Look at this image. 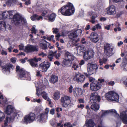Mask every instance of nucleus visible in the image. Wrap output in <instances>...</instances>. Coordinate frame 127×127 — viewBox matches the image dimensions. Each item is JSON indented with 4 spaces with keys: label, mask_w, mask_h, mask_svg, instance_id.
Masks as SVG:
<instances>
[{
    "label": "nucleus",
    "mask_w": 127,
    "mask_h": 127,
    "mask_svg": "<svg viewBox=\"0 0 127 127\" xmlns=\"http://www.w3.org/2000/svg\"><path fill=\"white\" fill-rule=\"evenodd\" d=\"M3 19H12L11 22L16 26L27 24V21L20 14L14 10L5 11L2 12Z\"/></svg>",
    "instance_id": "f257e3e1"
},
{
    "label": "nucleus",
    "mask_w": 127,
    "mask_h": 127,
    "mask_svg": "<svg viewBox=\"0 0 127 127\" xmlns=\"http://www.w3.org/2000/svg\"><path fill=\"white\" fill-rule=\"evenodd\" d=\"M101 111L102 114L101 115V117H99L98 119L99 118H101L102 120V117L106 116L109 113H112L113 114L115 117L117 118V119L120 118L124 124H127V109L122 112H121L120 116L117 113L116 111L114 109L106 111L101 110Z\"/></svg>",
    "instance_id": "f03ea898"
},
{
    "label": "nucleus",
    "mask_w": 127,
    "mask_h": 127,
    "mask_svg": "<svg viewBox=\"0 0 127 127\" xmlns=\"http://www.w3.org/2000/svg\"><path fill=\"white\" fill-rule=\"evenodd\" d=\"M58 12L61 13L64 15L70 16L74 13L75 9L73 4L68 3L66 5L62 7L61 9L59 10Z\"/></svg>",
    "instance_id": "7ed1b4c3"
},
{
    "label": "nucleus",
    "mask_w": 127,
    "mask_h": 127,
    "mask_svg": "<svg viewBox=\"0 0 127 127\" xmlns=\"http://www.w3.org/2000/svg\"><path fill=\"white\" fill-rule=\"evenodd\" d=\"M16 69L18 74L19 79L31 80L30 74L29 73L27 72L23 68H20V67L18 65L16 66Z\"/></svg>",
    "instance_id": "20e7f679"
},
{
    "label": "nucleus",
    "mask_w": 127,
    "mask_h": 127,
    "mask_svg": "<svg viewBox=\"0 0 127 127\" xmlns=\"http://www.w3.org/2000/svg\"><path fill=\"white\" fill-rule=\"evenodd\" d=\"M36 87V94L38 96L41 95L43 99L48 101L49 102V104H51V100L50 99L49 97L48 96V93L45 91H43L40 94V91H42L45 88V87L44 86L43 87L40 88V86L39 87Z\"/></svg>",
    "instance_id": "39448f33"
},
{
    "label": "nucleus",
    "mask_w": 127,
    "mask_h": 127,
    "mask_svg": "<svg viewBox=\"0 0 127 127\" xmlns=\"http://www.w3.org/2000/svg\"><path fill=\"white\" fill-rule=\"evenodd\" d=\"M98 66L96 64H92L89 63L87 65V71L88 73H84L87 77H89L90 75L93 74L97 69Z\"/></svg>",
    "instance_id": "423d86ee"
},
{
    "label": "nucleus",
    "mask_w": 127,
    "mask_h": 127,
    "mask_svg": "<svg viewBox=\"0 0 127 127\" xmlns=\"http://www.w3.org/2000/svg\"><path fill=\"white\" fill-rule=\"evenodd\" d=\"M82 31L81 29H78L77 30H74L69 35V38L76 42H77L79 40L78 38H76L78 36L81 35L82 33Z\"/></svg>",
    "instance_id": "0eeeda50"
},
{
    "label": "nucleus",
    "mask_w": 127,
    "mask_h": 127,
    "mask_svg": "<svg viewBox=\"0 0 127 127\" xmlns=\"http://www.w3.org/2000/svg\"><path fill=\"white\" fill-rule=\"evenodd\" d=\"M97 123L98 125L97 127H103L102 122L101 118L98 119ZM84 126V127H97L95 125L94 122L92 119L89 120L87 122Z\"/></svg>",
    "instance_id": "6e6552de"
},
{
    "label": "nucleus",
    "mask_w": 127,
    "mask_h": 127,
    "mask_svg": "<svg viewBox=\"0 0 127 127\" xmlns=\"http://www.w3.org/2000/svg\"><path fill=\"white\" fill-rule=\"evenodd\" d=\"M35 118V114L31 112L25 116L23 119V121L25 123L27 124L34 121Z\"/></svg>",
    "instance_id": "1a4fd4ad"
},
{
    "label": "nucleus",
    "mask_w": 127,
    "mask_h": 127,
    "mask_svg": "<svg viewBox=\"0 0 127 127\" xmlns=\"http://www.w3.org/2000/svg\"><path fill=\"white\" fill-rule=\"evenodd\" d=\"M94 52L93 50L89 49L85 51L83 54V58L85 60H88L93 58Z\"/></svg>",
    "instance_id": "9d476101"
},
{
    "label": "nucleus",
    "mask_w": 127,
    "mask_h": 127,
    "mask_svg": "<svg viewBox=\"0 0 127 127\" xmlns=\"http://www.w3.org/2000/svg\"><path fill=\"white\" fill-rule=\"evenodd\" d=\"M114 47L112 46L110 44L106 43L104 46V53L107 56H110L112 55V52Z\"/></svg>",
    "instance_id": "9b49d317"
},
{
    "label": "nucleus",
    "mask_w": 127,
    "mask_h": 127,
    "mask_svg": "<svg viewBox=\"0 0 127 127\" xmlns=\"http://www.w3.org/2000/svg\"><path fill=\"white\" fill-rule=\"evenodd\" d=\"M24 50L25 52L28 53L37 52L38 50V47L37 45L28 44L25 47Z\"/></svg>",
    "instance_id": "f8f14e48"
},
{
    "label": "nucleus",
    "mask_w": 127,
    "mask_h": 127,
    "mask_svg": "<svg viewBox=\"0 0 127 127\" xmlns=\"http://www.w3.org/2000/svg\"><path fill=\"white\" fill-rule=\"evenodd\" d=\"M70 102V97L67 96H64L61 98V102L63 107H67Z\"/></svg>",
    "instance_id": "ddd939ff"
},
{
    "label": "nucleus",
    "mask_w": 127,
    "mask_h": 127,
    "mask_svg": "<svg viewBox=\"0 0 127 127\" xmlns=\"http://www.w3.org/2000/svg\"><path fill=\"white\" fill-rule=\"evenodd\" d=\"M85 77L81 73L78 72L76 73L73 76V79L74 81L78 82H82L84 81L85 79Z\"/></svg>",
    "instance_id": "4468645a"
},
{
    "label": "nucleus",
    "mask_w": 127,
    "mask_h": 127,
    "mask_svg": "<svg viewBox=\"0 0 127 127\" xmlns=\"http://www.w3.org/2000/svg\"><path fill=\"white\" fill-rule=\"evenodd\" d=\"M106 12L107 14L113 15L116 13V8L114 5H109L106 8Z\"/></svg>",
    "instance_id": "2eb2a0df"
},
{
    "label": "nucleus",
    "mask_w": 127,
    "mask_h": 127,
    "mask_svg": "<svg viewBox=\"0 0 127 127\" xmlns=\"http://www.w3.org/2000/svg\"><path fill=\"white\" fill-rule=\"evenodd\" d=\"M14 68V67L12 65L10 64H8L3 67L2 71L4 74L8 75L10 73V69L11 68L13 69Z\"/></svg>",
    "instance_id": "dca6fc26"
},
{
    "label": "nucleus",
    "mask_w": 127,
    "mask_h": 127,
    "mask_svg": "<svg viewBox=\"0 0 127 127\" xmlns=\"http://www.w3.org/2000/svg\"><path fill=\"white\" fill-rule=\"evenodd\" d=\"M48 116L44 114L41 113L38 115L37 118L38 121L41 123H43L47 122Z\"/></svg>",
    "instance_id": "f3484780"
},
{
    "label": "nucleus",
    "mask_w": 127,
    "mask_h": 127,
    "mask_svg": "<svg viewBox=\"0 0 127 127\" xmlns=\"http://www.w3.org/2000/svg\"><path fill=\"white\" fill-rule=\"evenodd\" d=\"M15 115L14 114V116L12 115L10 117H7L4 120V125H2L1 127H7L8 124L13 122L14 121L15 118ZM9 127H11L10 126Z\"/></svg>",
    "instance_id": "a211bd4d"
},
{
    "label": "nucleus",
    "mask_w": 127,
    "mask_h": 127,
    "mask_svg": "<svg viewBox=\"0 0 127 127\" xmlns=\"http://www.w3.org/2000/svg\"><path fill=\"white\" fill-rule=\"evenodd\" d=\"M77 51L76 55L78 56H82L86 51L85 48L83 45L78 46L76 48Z\"/></svg>",
    "instance_id": "6ab92c4d"
},
{
    "label": "nucleus",
    "mask_w": 127,
    "mask_h": 127,
    "mask_svg": "<svg viewBox=\"0 0 127 127\" xmlns=\"http://www.w3.org/2000/svg\"><path fill=\"white\" fill-rule=\"evenodd\" d=\"M4 113L7 115H10L11 113L13 114V113L15 111V110L14 107L11 105H9L4 109Z\"/></svg>",
    "instance_id": "aec40b11"
},
{
    "label": "nucleus",
    "mask_w": 127,
    "mask_h": 127,
    "mask_svg": "<svg viewBox=\"0 0 127 127\" xmlns=\"http://www.w3.org/2000/svg\"><path fill=\"white\" fill-rule=\"evenodd\" d=\"M90 101L91 103L95 102L97 101L99 102L100 97L96 93H93L91 94L90 97Z\"/></svg>",
    "instance_id": "412c9836"
},
{
    "label": "nucleus",
    "mask_w": 127,
    "mask_h": 127,
    "mask_svg": "<svg viewBox=\"0 0 127 127\" xmlns=\"http://www.w3.org/2000/svg\"><path fill=\"white\" fill-rule=\"evenodd\" d=\"M50 65L51 64L49 63L46 62L40 64L39 68L42 69V72H45L47 71Z\"/></svg>",
    "instance_id": "4be33fe9"
},
{
    "label": "nucleus",
    "mask_w": 127,
    "mask_h": 127,
    "mask_svg": "<svg viewBox=\"0 0 127 127\" xmlns=\"http://www.w3.org/2000/svg\"><path fill=\"white\" fill-rule=\"evenodd\" d=\"M89 38L91 41L93 42L96 43L99 40L98 35L94 32L91 33Z\"/></svg>",
    "instance_id": "5701e85b"
},
{
    "label": "nucleus",
    "mask_w": 127,
    "mask_h": 127,
    "mask_svg": "<svg viewBox=\"0 0 127 127\" xmlns=\"http://www.w3.org/2000/svg\"><path fill=\"white\" fill-rule=\"evenodd\" d=\"M91 7L95 11L99 12V11L102 7V3L100 2H98L95 4H92L91 5Z\"/></svg>",
    "instance_id": "b1692460"
},
{
    "label": "nucleus",
    "mask_w": 127,
    "mask_h": 127,
    "mask_svg": "<svg viewBox=\"0 0 127 127\" xmlns=\"http://www.w3.org/2000/svg\"><path fill=\"white\" fill-rule=\"evenodd\" d=\"M90 89L92 91H97L100 88V85L97 82L92 83L90 84Z\"/></svg>",
    "instance_id": "393cba45"
},
{
    "label": "nucleus",
    "mask_w": 127,
    "mask_h": 127,
    "mask_svg": "<svg viewBox=\"0 0 127 127\" xmlns=\"http://www.w3.org/2000/svg\"><path fill=\"white\" fill-rule=\"evenodd\" d=\"M41 60V58H37L36 57H35L33 59L30 60L29 61L31 66L33 67H37L38 65L37 64L35 63L34 62V61L35 62H37L38 61Z\"/></svg>",
    "instance_id": "a878e982"
},
{
    "label": "nucleus",
    "mask_w": 127,
    "mask_h": 127,
    "mask_svg": "<svg viewBox=\"0 0 127 127\" xmlns=\"http://www.w3.org/2000/svg\"><path fill=\"white\" fill-rule=\"evenodd\" d=\"M73 94L75 96H80L83 94L82 91L80 88H73Z\"/></svg>",
    "instance_id": "bb28decb"
},
{
    "label": "nucleus",
    "mask_w": 127,
    "mask_h": 127,
    "mask_svg": "<svg viewBox=\"0 0 127 127\" xmlns=\"http://www.w3.org/2000/svg\"><path fill=\"white\" fill-rule=\"evenodd\" d=\"M114 93L113 91L108 92L105 94V97L108 100L112 101Z\"/></svg>",
    "instance_id": "cd10ccee"
},
{
    "label": "nucleus",
    "mask_w": 127,
    "mask_h": 127,
    "mask_svg": "<svg viewBox=\"0 0 127 127\" xmlns=\"http://www.w3.org/2000/svg\"><path fill=\"white\" fill-rule=\"evenodd\" d=\"M6 30V23L4 21H0V31L3 32Z\"/></svg>",
    "instance_id": "c85d7f7f"
},
{
    "label": "nucleus",
    "mask_w": 127,
    "mask_h": 127,
    "mask_svg": "<svg viewBox=\"0 0 127 127\" xmlns=\"http://www.w3.org/2000/svg\"><path fill=\"white\" fill-rule=\"evenodd\" d=\"M58 78L57 76L53 74L51 76L50 81L51 83H55L58 82Z\"/></svg>",
    "instance_id": "c756f323"
},
{
    "label": "nucleus",
    "mask_w": 127,
    "mask_h": 127,
    "mask_svg": "<svg viewBox=\"0 0 127 127\" xmlns=\"http://www.w3.org/2000/svg\"><path fill=\"white\" fill-rule=\"evenodd\" d=\"M18 1L17 0H7L6 2V4L7 5L11 6L14 3L15 4H17Z\"/></svg>",
    "instance_id": "7c9ffc66"
},
{
    "label": "nucleus",
    "mask_w": 127,
    "mask_h": 127,
    "mask_svg": "<svg viewBox=\"0 0 127 127\" xmlns=\"http://www.w3.org/2000/svg\"><path fill=\"white\" fill-rule=\"evenodd\" d=\"M54 53L52 51H50L47 55V58L50 61H52L54 59Z\"/></svg>",
    "instance_id": "2f4dec72"
},
{
    "label": "nucleus",
    "mask_w": 127,
    "mask_h": 127,
    "mask_svg": "<svg viewBox=\"0 0 127 127\" xmlns=\"http://www.w3.org/2000/svg\"><path fill=\"white\" fill-rule=\"evenodd\" d=\"M56 16L55 14L52 13L48 15L47 19H48L50 21L52 22H53L54 21Z\"/></svg>",
    "instance_id": "473e14b6"
},
{
    "label": "nucleus",
    "mask_w": 127,
    "mask_h": 127,
    "mask_svg": "<svg viewBox=\"0 0 127 127\" xmlns=\"http://www.w3.org/2000/svg\"><path fill=\"white\" fill-rule=\"evenodd\" d=\"M91 108L95 111L98 110L99 108V105L97 103H95L92 104L91 107Z\"/></svg>",
    "instance_id": "72a5a7b5"
},
{
    "label": "nucleus",
    "mask_w": 127,
    "mask_h": 127,
    "mask_svg": "<svg viewBox=\"0 0 127 127\" xmlns=\"http://www.w3.org/2000/svg\"><path fill=\"white\" fill-rule=\"evenodd\" d=\"M119 96L118 94L114 92L112 101H115L117 102H118L119 99Z\"/></svg>",
    "instance_id": "f704fd0d"
},
{
    "label": "nucleus",
    "mask_w": 127,
    "mask_h": 127,
    "mask_svg": "<svg viewBox=\"0 0 127 127\" xmlns=\"http://www.w3.org/2000/svg\"><path fill=\"white\" fill-rule=\"evenodd\" d=\"M14 114L15 115V118L16 116L17 118L18 119L20 117H22L23 116L22 112L20 111H19L16 113H15V111L13 113L12 115L14 116Z\"/></svg>",
    "instance_id": "c9c22d12"
},
{
    "label": "nucleus",
    "mask_w": 127,
    "mask_h": 127,
    "mask_svg": "<svg viewBox=\"0 0 127 127\" xmlns=\"http://www.w3.org/2000/svg\"><path fill=\"white\" fill-rule=\"evenodd\" d=\"M44 41L46 42V40L44 39L42 40V42L40 43L39 46L42 49L45 50L47 48V45L46 44L43 43Z\"/></svg>",
    "instance_id": "e433bc0d"
},
{
    "label": "nucleus",
    "mask_w": 127,
    "mask_h": 127,
    "mask_svg": "<svg viewBox=\"0 0 127 127\" xmlns=\"http://www.w3.org/2000/svg\"><path fill=\"white\" fill-rule=\"evenodd\" d=\"M69 62L68 60V59L67 60L66 59H64L62 63V66L63 67H67L69 65Z\"/></svg>",
    "instance_id": "4c0bfd02"
},
{
    "label": "nucleus",
    "mask_w": 127,
    "mask_h": 127,
    "mask_svg": "<svg viewBox=\"0 0 127 127\" xmlns=\"http://www.w3.org/2000/svg\"><path fill=\"white\" fill-rule=\"evenodd\" d=\"M60 94L59 92H55L53 95V98L55 100H58L60 98Z\"/></svg>",
    "instance_id": "58836bf2"
},
{
    "label": "nucleus",
    "mask_w": 127,
    "mask_h": 127,
    "mask_svg": "<svg viewBox=\"0 0 127 127\" xmlns=\"http://www.w3.org/2000/svg\"><path fill=\"white\" fill-rule=\"evenodd\" d=\"M79 64L77 63H73L72 66V69L75 70H78L79 68Z\"/></svg>",
    "instance_id": "ea45409f"
},
{
    "label": "nucleus",
    "mask_w": 127,
    "mask_h": 127,
    "mask_svg": "<svg viewBox=\"0 0 127 127\" xmlns=\"http://www.w3.org/2000/svg\"><path fill=\"white\" fill-rule=\"evenodd\" d=\"M54 56L55 57V58L57 59H59L60 58L61 56V54L59 52L57 53V51H56L54 52Z\"/></svg>",
    "instance_id": "a19ab883"
},
{
    "label": "nucleus",
    "mask_w": 127,
    "mask_h": 127,
    "mask_svg": "<svg viewBox=\"0 0 127 127\" xmlns=\"http://www.w3.org/2000/svg\"><path fill=\"white\" fill-rule=\"evenodd\" d=\"M107 60L106 58H103L102 60L101 59H99L100 64L102 65L103 63H105L107 61Z\"/></svg>",
    "instance_id": "79ce46f5"
},
{
    "label": "nucleus",
    "mask_w": 127,
    "mask_h": 127,
    "mask_svg": "<svg viewBox=\"0 0 127 127\" xmlns=\"http://www.w3.org/2000/svg\"><path fill=\"white\" fill-rule=\"evenodd\" d=\"M5 116L4 113L0 111V122L2 121L5 118Z\"/></svg>",
    "instance_id": "37998d69"
},
{
    "label": "nucleus",
    "mask_w": 127,
    "mask_h": 127,
    "mask_svg": "<svg viewBox=\"0 0 127 127\" xmlns=\"http://www.w3.org/2000/svg\"><path fill=\"white\" fill-rule=\"evenodd\" d=\"M36 26L35 25L32 26V28L31 30L32 32V34H35L36 32L37 31V30L35 29Z\"/></svg>",
    "instance_id": "c03bdc74"
},
{
    "label": "nucleus",
    "mask_w": 127,
    "mask_h": 127,
    "mask_svg": "<svg viewBox=\"0 0 127 127\" xmlns=\"http://www.w3.org/2000/svg\"><path fill=\"white\" fill-rule=\"evenodd\" d=\"M127 64H122V69L125 71H127Z\"/></svg>",
    "instance_id": "a18cd8bd"
},
{
    "label": "nucleus",
    "mask_w": 127,
    "mask_h": 127,
    "mask_svg": "<svg viewBox=\"0 0 127 127\" xmlns=\"http://www.w3.org/2000/svg\"><path fill=\"white\" fill-rule=\"evenodd\" d=\"M104 80L103 79H98V82H97V83L100 85V87L101 88L102 85L104 83Z\"/></svg>",
    "instance_id": "49530a36"
},
{
    "label": "nucleus",
    "mask_w": 127,
    "mask_h": 127,
    "mask_svg": "<svg viewBox=\"0 0 127 127\" xmlns=\"http://www.w3.org/2000/svg\"><path fill=\"white\" fill-rule=\"evenodd\" d=\"M65 52V57H66L67 58H69V56H70L71 55V54L70 53L68 52L65 51H64Z\"/></svg>",
    "instance_id": "de8ad7c7"
},
{
    "label": "nucleus",
    "mask_w": 127,
    "mask_h": 127,
    "mask_svg": "<svg viewBox=\"0 0 127 127\" xmlns=\"http://www.w3.org/2000/svg\"><path fill=\"white\" fill-rule=\"evenodd\" d=\"M114 25L115 27H117V26L118 27V30L120 31L121 30V29L120 27V24L118 22H115L114 24Z\"/></svg>",
    "instance_id": "09e8293b"
},
{
    "label": "nucleus",
    "mask_w": 127,
    "mask_h": 127,
    "mask_svg": "<svg viewBox=\"0 0 127 127\" xmlns=\"http://www.w3.org/2000/svg\"><path fill=\"white\" fill-rule=\"evenodd\" d=\"M37 15L35 14L31 16V20L33 21H36L37 20Z\"/></svg>",
    "instance_id": "8fccbe9b"
},
{
    "label": "nucleus",
    "mask_w": 127,
    "mask_h": 127,
    "mask_svg": "<svg viewBox=\"0 0 127 127\" xmlns=\"http://www.w3.org/2000/svg\"><path fill=\"white\" fill-rule=\"evenodd\" d=\"M32 101L33 102H37L38 103H40L42 102V100L40 98L38 99H36L34 98L32 100Z\"/></svg>",
    "instance_id": "3c124183"
},
{
    "label": "nucleus",
    "mask_w": 127,
    "mask_h": 127,
    "mask_svg": "<svg viewBox=\"0 0 127 127\" xmlns=\"http://www.w3.org/2000/svg\"><path fill=\"white\" fill-rule=\"evenodd\" d=\"M73 87L71 85L68 88V91L70 93H71L73 92Z\"/></svg>",
    "instance_id": "603ef678"
},
{
    "label": "nucleus",
    "mask_w": 127,
    "mask_h": 127,
    "mask_svg": "<svg viewBox=\"0 0 127 127\" xmlns=\"http://www.w3.org/2000/svg\"><path fill=\"white\" fill-rule=\"evenodd\" d=\"M124 64H127V55H126L122 61V63Z\"/></svg>",
    "instance_id": "864d4df0"
},
{
    "label": "nucleus",
    "mask_w": 127,
    "mask_h": 127,
    "mask_svg": "<svg viewBox=\"0 0 127 127\" xmlns=\"http://www.w3.org/2000/svg\"><path fill=\"white\" fill-rule=\"evenodd\" d=\"M70 56L69 57V58L68 59L69 61H72L74 60V57L72 54H71Z\"/></svg>",
    "instance_id": "5fc2aeb1"
},
{
    "label": "nucleus",
    "mask_w": 127,
    "mask_h": 127,
    "mask_svg": "<svg viewBox=\"0 0 127 127\" xmlns=\"http://www.w3.org/2000/svg\"><path fill=\"white\" fill-rule=\"evenodd\" d=\"M88 15L92 16V17L93 16H96L95 14V13L92 11H90L89 12H88Z\"/></svg>",
    "instance_id": "6e6d98bb"
},
{
    "label": "nucleus",
    "mask_w": 127,
    "mask_h": 127,
    "mask_svg": "<svg viewBox=\"0 0 127 127\" xmlns=\"http://www.w3.org/2000/svg\"><path fill=\"white\" fill-rule=\"evenodd\" d=\"M96 16H92V19L91 20L90 22L92 24H94L95 23V18Z\"/></svg>",
    "instance_id": "4d7b16f0"
},
{
    "label": "nucleus",
    "mask_w": 127,
    "mask_h": 127,
    "mask_svg": "<svg viewBox=\"0 0 127 127\" xmlns=\"http://www.w3.org/2000/svg\"><path fill=\"white\" fill-rule=\"evenodd\" d=\"M53 32L54 33L57 34L59 32V30L57 28H53Z\"/></svg>",
    "instance_id": "13d9d810"
},
{
    "label": "nucleus",
    "mask_w": 127,
    "mask_h": 127,
    "mask_svg": "<svg viewBox=\"0 0 127 127\" xmlns=\"http://www.w3.org/2000/svg\"><path fill=\"white\" fill-rule=\"evenodd\" d=\"M24 46V45L23 44H21L19 46V50H23Z\"/></svg>",
    "instance_id": "bf43d9fd"
},
{
    "label": "nucleus",
    "mask_w": 127,
    "mask_h": 127,
    "mask_svg": "<svg viewBox=\"0 0 127 127\" xmlns=\"http://www.w3.org/2000/svg\"><path fill=\"white\" fill-rule=\"evenodd\" d=\"M96 29L97 30L100 29H101V25L100 24H98L96 25L95 26Z\"/></svg>",
    "instance_id": "052dcab7"
},
{
    "label": "nucleus",
    "mask_w": 127,
    "mask_h": 127,
    "mask_svg": "<svg viewBox=\"0 0 127 127\" xmlns=\"http://www.w3.org/2000/svg\"><path fill=\"white\" fill-rule=\"evenodd\" d=\"M38 55L40 56H41L42 57H44L45 56L47 55V54L44 53L43 52H41L38 54Z\"/></svg>",
    "instance_id": "680f3d73"
},
{
    "label": "nucleus",
    "mask_w": 127,
    "mask_h": 127,
    "mask_svg": "<svg viewBox=\"0 0 127 127\" xmlns=\"http://www.w3.org/2000/svg\"><path fill=\"white\" fill-rule=\"evenodd\" d=\"M49 112V108H46L45 110L44 113H43L45 115H46L47 116H48V114Z\"/></svg>",
    "instance_id": "e2e57ef3"
},
{
    "label": "nucleus",
    "mask_w": 127,
    "mask_h": 127,
    "mask_svg": "<svg viewBox=\"0 0 127 127\" xmlns=\"http://www.w3.org/2000/svg\"><path fill=\"white\" fill-rule=\"evenodd\" d=\"M89 81L92 83H95L96 82L95 81V78L92 77H90L89 78Z\"/></svg>",
    "instance_id": "0e129e2a"
},
{
    "label": "nucleus",
    "mask_w": 127,
    "mask_h": 127,
    "mask_svg": "<svg viewBox=\"0 0 127 127\" xmlns=\"http://www.w3.org/2000/svg\"><path fill=\"white\" fill-rule=\"evenodd\" d=\"M122 80L124 82V83H125V82L127 81V77L126 76L123 77L122 78Z\"/></svg>",
    "instance_id": "69168bd1"
},
{
    "label": "nucleus",
    "mask_w": 127,
    "mask_h": 127,
    "mask_svg": "<svg viewBox=\"0 0 127 127\" xmlns=\"http://www.w3.org/2000/svg\"><path fill=\"white\" fill-rule=\"evenodd\" d=\"M61 36V35L59 33H58L56 35V40L57 41H59V38Z\"/></svg>",
    "instance_id": "338daca9"
},
{
    "label": "nucleus",
    "mask_w": 127,
    "mask_h": 127,
    "mask_svg": "<svg viewBox=\"0 0 127 127\" xmlns=\"http://www.w3.org/2000/svg\"><path fill=\"white\" fill-rule=\"evenodd\" d=\"M108 84L111 86H113L115 84V82L114 81H111L108 83Z\"/></svg>",
    "instance_id": "774afa93"
}]
</instances>
